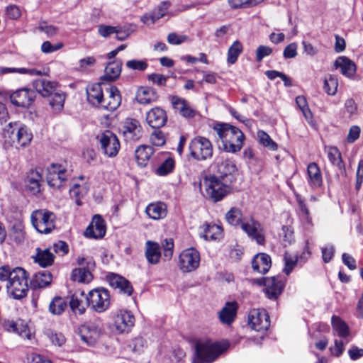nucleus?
Instances as JSON below:
<instances>
[{
	"label": "nucleus",
	"instance_id": "obj_9",
	"mask_svg": "<svg viewBox=\"0 0 363 363\" xmlns=\"http://www.w3.org/2000/svg\"><path fill=\"white\" fill-rule=\"evenodd\" d=\"M86 304L97 313L104 312L110 306V295L107 289H95L86 297Z\"/></svg>",
	"mask_w": 363,
	"mask_h": 363
},
{
	"label": "nucleus",
	"instance_id": "obj_44",
	"mask_svg": "<svg viewBox=\"0 0 363 363\" xmlns=\"http://www.w3.org/2000/svg\"><path fill=\"white\" fill-rule=\"evenodd\" d=\"M67 307V303L60 296H55L52 298L49 305V311L52 315H59L62 314Z\"/></svg>",
	"mask_w": 363,
	"mask_h": 363
},
{
	"label": "nucleus",
	"instance_id": "obj_50",
	"mask_svg": "<svg viewBox=\"0 0 363 363\" xmlns=\"http://www.w3.org/2000/svg\"><path fill=\"white\" fill-rule=\"evenodd\" d=\"M337 86L338 82L336 77L329 75L325 79L323 89L328 95H335L337 91Z\"/></svg>",
	"mask_w": 363,
	"mask_h": 363
},
{
	"label": "nucleus",
	"instance_id": "obj_41",
	"mask_svg": "<svg viewBox=\"0 0 363 363\" xmlns=\"http://www.w3.org/2000/svg\"><path fill=\"white\" fill-rule=\"evenodd\" d=\"M333 328L341 337H347L350 335V329L347 323L339 316L333 315L331 318Z\"/></svg>",
	"mask_w": 363,
	"mask_h": 363
},
{
	"label": "nucleus",
	"instance_id": "obj_40",
	"mask_svg": "<svg viewBox=\"0 0 363 363\" xmlns=\"http://www.w3.org/2000/svg\"><path fill=\"white\" fill-rule=\"evenodd\" d=\"M91 269L85 267L74 269L72 272L71 278L73 281L79 283H89L93 278Z\"/></svg>",
	"mask_w": 363,
	"mask_h": 363
},
{
	"label": "nucleus",
	"instance_id": "obj_14",
	"mask_svg": "<svg viewBox=\"0 0 363 363\" xmlns=\"http://www.w3.org/2000/svg\"><path fill=\"white\" fill-rule=\"evenodd\" d=\"M46 180L48 184L55 189H60L65 185L66 170L60 164H52L47 168Z\"/></svg>",
	"mask_w": 363,
	"mask_h": 363
},
{
	"label": "nucleus",
	"instance_id": "obj_45",
	"mask_svg": "<svg viewBox=\"0 0 363 363\" xmlns=\"http://www.w3.org/2000/svg\"><path fill=\"white\" fill-rule=\"evenodd\" d=\"M9 73H18L23 74L30 75H43V73L40 70L35 69H26V68H10V67H0V75L6 74Z\"/></svg>",
	"mask_w": 363,
	"mask_h": 363
},
{
	"label": "nucleus",
	"instance_id": "obj_55",
	"mask_svg": "<svg viewBox=\"0 0 363 363\" xmlns=\"http://www.w3.org/2000/svg\"><path fill=\"white\" fill-rule=\"evenodd\" d=\"M284 260L285 265L284 272L286 274L289 275L296 265L298 258L296 256H292L289 252H286L284 255Z\"/></svg>",
	"mask_w": 363,
	"mask_h": 363
},
{
	"label": "nucleus",
	"instance_id": "obj_16",
	"mask_svg": "<svg viewBox=\"0 0 363 363\" xmlns=\"http://www.w3.org/2000/svg\"><path fill=\"white\" fill-rule=\"evenodd\" d=\"M248 322L256 331L267 330L270 326L269 316L265 310H252L248 315Z\"/></svg>",
	"mask_w": 363,
	"mask_h": 363
},
{
	"label": "nucleus",
	"instance_id": "obj_24",
	"mask_svg": "<svg viewBox=\"0 0 363 363\" xmlns=\"http://www.w3.org/2000/svg\"><path fill=\"white\" fill-rule=\"evenodd\" d=\"M167 119V117L166 112L163 109L158 107L152 108L150 111L147 112L146 116V121L147 123L152 128L155 129H159L164 126Z\"/></svg>",
	"mask_w": 363,
	"mask_h": 363
},
{
	"label": "nucleus",
	"instance_id": "obj_35",
	"mask_svg": "<svg viewBox=\"0 0 363 363\" xmlns=\"http://www.w3.org/2000/svg\"><path fill=\"white\" fill-rule=\"evenodd\" d=\"M145 212L152 219H162L167 215L166 205L162 202L150 203L146 207Z\"/></svg>",
	"mask_w": 363,
	"mask_h": 363
},
{
	"label": "nucleus",
	"instance_id": "obj_11",
	"mask_svg": "<svg viewBox=\"0 0 363 363\" xmlns=\"http://www.w3.org/2000/svg\"><path fill=\"white\" fill-rule=\"evenodd\" d=\"M100 147L108 157H114L118 153L120 143L117 136L110 130H106L97 137Z\"/></svg>",
	"mask_w": 363,
	"mask_h": 363
},
{
	"label": "nucleus",
	"instance_id": "obj_42",
	"mask_svg": "<svg viewBox=\"0 0 363 363\" xmlns=\"http://www.w3.org/2000/svg\"><path fill=\"white\" fill-rule=\"evenodd\" d=\"M49 101V104L52 109L55 112L60 111L64 107V103L65 100V95L62 91H60L57 89L52 93Z\"/></svg>",
	"mask_w": 363,
	"mask_h": 363
},
{
	"label": "nucleus",
	"instance_id": "obj_56",
	"mask_svg": "<svg viewBox=\"0 0 363 363\" xmlns=\"http://www.w3.org/2000/svg\"><path fill=\"white\" fill-rule=\"evenodd\" d=\"M38 29L40 32L45 33L48 38L56 35L58 31L57 27L49 25L45 21H41L39 22Z\"/></svg>",
	"mask_w": 363,
	"mask_h": 363
},
{
	"label": "nucleus",
	"instance_id": "obj_38",
	"mask_svg": "<svg viewBox=\"0 0 363 363\" xmlns=\"http://www.w3.org/2000/svg\"><path fill=\"white\" fill-rule=\"evenodd\" d=\"M90 189L89 184L84 183L83 184H74L69 190L70 196L75 199L77 206L82 205L81 199L87 194Z\"/></svg>",
	"mask_w": 363,
	"mask_h": 363
},
{
	"label": "nucleus",
	"instance_id": "obj_33",
	"mask_svg": "<svg viewBox=\"0 0 363 363\" xmlns=\"http://www.w3.org/2000/svg\"><path fill=\"white\" fill-rule=\"evenodd\" d=\"M309 184L313 187H320L323 184L322 175L319 167L315 162H311L307 167Z\"/></svg>",
	"mask_w": 363,
	"mask_h": 363
},
{
	"label": "nucleus",
	"instance_id": "obj_32",
	"mask_svg": "<svg viewBox=\"0 0 363 363\" xmlns=\"http://www.w3.org/2000/svg\"><path fill=\"white\" fill-rule=\"evenodd\" d=\"M122 63L120 61H113L109 62L105 67V73L101 77V80L108 82L115 81L118 78L121 72Z\"/></svg>",
	"mask_w": 363,
	"mask_h": 363
},
{
	"label": "nucleus",
	"instance_id": "obj_10",
	"mask_svg": "<svg viewBox=\"0 0 363 363\" xmlns=\"http://www.w3.org/2000/svg\"><path fill=\"white\" fill-rule=\"evenodd\" d=\"M189 149L190 155L197 160H206L213 156L211 143L204 137H197L191 140Z\"/></svg>",
	"mask_w": 363,
	"mask_h": 363
},
{
	"label": "nucleus",
	"instance_id": "obj_23",
	"mask_svg": "<svg viewBox=\"0 0 363 363\" xmlns=\"http://www.w3.org/2000/svg\"><path fill=\"white\" fill-rule=\"evenodd\" d=\"M170 5L171 4L168 1L161 2L151 13L143 15L140 18L141 21L145 24L149 23L150 21L152 23H155L168 13Z\"/></svg>",
	"mask_w": 363,
	"mask_h": 363
},
{
	"label": "nucleus",
	"instance_id": "obj_49",
	"mask_svg": "<svg viewBox=\"0 0 363 363\" xmlns=\"http://www.w3.org/2000/svg\"><path fill=\"white\" fill-rule=\"evenodd\" d=\"M328 157L330 162L337 166L339 169H342L344 164L342 163L341 154L338 149L335 147H330L328 150Z\"/></svg>",
	"mask_w": 363,
	"mask_h": 363
},
{
	"label": "nucleus",
	"instance_id": "obj_61",
	"mask_svg": "<svg viewBox=\"0 0 363 363\" xmlns=\"http://www.w3.org/2000/svg\"><path fill=\"white\" fill-rule=\"evenodd\" d=\"M63 47L62 43H57L55 45H52L49 41H45L41 45V50L44 53H50L55 52Z\"/></svg>",
	"mask_w": 363,
	"mask_h": 363
},
{
	"label": "nucleus",
	"instance_id": "obj_28",
	"mask_svg": "<svg viewBox=\"0 0 363 363\" xmlns=\"http://www.w3.org/2000/svg\"><path fill=\"white\" fill-rule=\"evenodd\" d=\"M238 307V303L235 301L227 302L218 313L220 322L226 325L231 324L236 316Z\"/></svg>",
	"mask_w": 363,
	"mask_h": 363
},
{
	"label": "nucleus",
	"instance_id": "obj_57",
	"mask_svg": "<svg viewBox=\"0 0 363 363\" xmlns=\"http://www.w3.org/2000/svg\"><path fill=\"white\" fill-rule=\"evenodd\" d=\"M126 67L133 70L144 71L147 67L145 60H132L126 62Z\"/></svg>",
	"mask_w": 363,
	"mask_h": 363
},
{
	"label": "nucleus",
	"instance_id": "obj_48",
	"mask_svg": "<svg viewBox=\"0 0 363 363\" xmlns=\"http://www.w3.org/2000/svg\"><path fill=\"white\" fill-rule=\"evenodd\" d=\"M242 51V44L238 40L235 41L228 50V62L229 64H234L237 61L238 57Z\"/></svg>",
	"mask_w": 363,
	"mask_h": 363
},
{
	"label": "nucleus",
	"instance_id": "obj_58",
	"mask_svg": "<svg viewBox=\"0 0 363 363\" xmlns=\"http://www.w3.org/2000/svg\"><path fill=\"white\" fill-rule=\"evenodd\" d=\"M150 140L152 145L154 146L160 147L165 143L164 134L161 131H155L152 133Z\"/></svg>",
	"mask_w": 363,
	"mask_h": 363
},
{
	"label": "nucleus",
	"instance_id": "obj_22",
	"mask_svg": "<svg viewBox=\"0 0 363 363\" xmlns=\"http://www.w3.org/2000/svg\"><path fill=\"white\" fill-rule=\"evenodd\" d=\"M107 280L111 287L118 289L121 293L128 296H130L133 294V286L130 282L125 278L116 274H110L107 275Z\"/></svg>",
	"mask_w": 363,
	"mask_h": 363
},
{
	"label": "nucleus",
	"instance_id": "obj_8",
	"mask_svg": "<svg viewBox=\"0 0 363 363\" xmlns=\"http://www.w3.org/2000/svg\"><path fill=\"white\" fill-rule=\"evenodd\" d=\"M205 196L213 201H221L229 192L230 187L223 183L216 176L206 177L203 180Z\"/></svg>",
	"mask_w": 363,
	"mask_h": 363
},
{
	"label": "nucleus",
	"instance_id": "obj_1",
	"mask_svg": "<svg viewBox=\"0 0 363 363\" xmlns=\"http://www.w3.org/2000/svg\"><path fill=\"white\" fill-rule=\"evenodd\" d=\"M86 97L89 104L108 111H115L121 104V96L116 86L108 88V96L104 98L101 84L88 85L86 89Z\"/></svg>",
	"mask_w": 363,
	"mask_h": 363
},
{
	"label": "nucleus",
	"instance_id": "obj_64",
	"mask_svg": "<svg viewBox=\"0 0 363 363\" xmlns=\"http://www.w3.org/2000/svg\"><path fill=\"white\" fill-rule=\"evenodd\" d=\"M147 79L152 83L155 84L157 86H164L167 80V77L162 74L156 73L149 74L147 76Z\"/></svg>",
	"mask_w": 363,
	"mask_h": 363
},
{
	"label": "nucleus",
	"instance_id": "obj_39",
	"mask_svg": "<svg viewBox=\"0 0 363 363\" xmlns=\"http://www.w3.org/2000/svg\"><path fill=\"white\" fill-rule=\"evenodd\" d=\"M41 182V174L38 171H32L28 176L26 186L28 190L35 194L40 191Z\"/></svg>",
	"mask_w": 363,
	"mask_h": 363
},
{
	"label": "nucleus",
	"instance_id": "obj_54",
	"mask_svg": "<svg viewBox=\"0 0 363 363\" xmlns=\"http://www.w3.org/2000/svg\"><path fill=\"white\" fill-rule=\"evenodd\" d=\"M174 167V161L172 158L165 160L157 169L156 173L160 176H164L172 172Z\"/></svg>",
	"mask_w": 363,
	"mask_h": 363
},
{
	"label": "nucleus",
	"instance_id": "obj_29",
	"mask_svg": "<svg viewBox=\"0 0 363 363\" xmlns=\"http://www.w3.org/2000/svg\"><path fill=\"white\" fill-rule=\"evenodd\" d=\"M271 265V257L265 253L257 255L252 262L253 269L261 274H266L269 270Z\"/></svg>",
	"mask_w": 363,
	"mask_h": 363
},
{
	"label": "nucleus",
	"instance_id": "obj_18",
	"mask_svg": "<svg viewBox=\"0 0 363 363\" xmlns=\"http://www.w3.org/2000/svg\"><path fill=\"white\" fill-rule=\"evenodd\" d=\"M214 165L216 168L217 174L223 179L228 176L232 177L233 174L238 170L235 161L223 155H220L216 157Z\"/></svg>",
	"mask_w": 363,
	"mask_h": 363
},
{
	"label": "nucleus",
	"instance_id": "obj_2",
	"mask_svg": "<svg viewBox=\"0 0 363 363\" xmlns=\"http://www.w3.org/2000/svg\"><path fill=\"white\" fill-rule=\"evenodd\" d=\"M213 130L221 142L220 147L224 151L235 153L242 149L245 135L238 128L227 123H218L213 126Z\"/></svg>",
	"mask_w": 363,
	"mask_h": 363
},
{
	"label": "nucleus",
	"instance_id": "obj_25",
	"mask_svg": "<svg viewBox=\"0 0 363 363\" xmlns=\"http://www.w3.org/2000/svg\"><path fill=\"white\" fill-rule=\"evenodd\" d=\"M33 85L42 96L49 97L57 89L58 84L53 81L38 79L33 81Z\"/></svg>",
	"mask_w": 363,
	"mask_h": 363
},
{
	"label": "nucleus",
	"instance_id": "obj_12",
	"mask_svg": "<svg viewBox=\"0 0 363 363\" xmlns=\"http://www.w3.org/2000/svg\"><path fill=\"white\" fill-rule=\"evenodd\" d=\"M200 259V254L196 249H186L179 255V269L184 273L194 272L199 267Z\"/></svg>",
	"mask_w": 363,
	"mask_h": 363
},
{
	"label": "nucleus",
	"instance_id": "obj_7",
	"mask_svg": "<svg viewBox=\"0 0 363 363\" xmlns=\"http://www.w3.org/2000/svg\"><path fill=\"white\" fill-rule=\"evenodd\" d=\"M33 227L42 234H48L55 228L56 216L47 209L34 211L30 216Z\"/></svg>",
	"mask_w": 363,
	"mask_h": 363
},
{
	"label": "nucleus",
	"instance_id": "obj_17",
	"mask_svg": "<svg viewBox=\"0 0 363 363\" xmlns=\"http://www.w3.org/2000/svg\"><path fill=\"white\" fill-rule=\"evenodd\" d=\"M35 91L30 89H20L10 95L11 102L17 107L28 108L34 101Z\"/></svg>",
	"mask_w": 363,
	"mask_h": 363
},
{
	"label": "nucleus",
	"instance_id": "obj_46",
	"mask_svg": "<svg viewBox=\"0 0 363 363\" xmlns=\"http://www.w3.org/2000/svg\"><path fill=\"white\" fill-rule=\"evenodd\" d=\"M222 234V228L218 225H206L203 231V238L206 240L218 239Z\"/></svg>",
	"mask_w": 363,
	"mask_h": 363
},
{
	"label": "nucleus",
	"instance_id": "obj_3",
	"mask_svg": "<svg viewBox=\"0 0 363 363\" xmlns=\"http://www.w3.org/2000/svg\"><path fill=\"white\" fill-rule=\"evenodd\" d=\"M225 218L230 225H238L241 224V228L243 231H245L248 236L255 239L258 244L263 245L264 243L265 238L260 223L252 218L242 223V213L239 208H232L226 213Z\"/></svg>",
	"mask_w": 363,
	"mask_h": 363
},
{
	"label": "nucleus",
	"instance_id": "obj_30",
	"mask_svg": "<svg viewBox=\"0 0 363 363\" xmlns=\"http://www.w3.org/2000/svg\"><path fill=\"white\" fill-rule=\"evenodd\" d=\"M335 69L340 68L343 75L350 77L356 72V65L351 60L345 56L339 57L334 62Z\"/></svg>",
	"mask_w": 363,
	"mask_h": 363
},
{
	"label": "nucleus",
	"instance_id": "obj_19",
	"mask_svg": "<svg viewBox=\"0 0 363 363\" xmlns=\"http://www.w3.org/2000/svg\"><path fill=\"white\" fill-rule=\"evenodd\" d=\"M78 334L84 342L92 345L99 339L101 329L94 323H86L79 327Z\"/></svg>",
	"mask_w": 363,
	"mask_h": 363
},
{
	"label": "nucleus",
	"instance_id": "obj_26",
	"mask_svg": "<svg viewBox=\"0 0 363 363\" xmlns=\"http://www.w3.org/2000/svg\"><path fill=\"white\" fill-rule=\"evenodd\" d=\"M158 99V94L156 90L152 87L141 86L135 95L136 101L140 104H149L155 102Z\"/></svg>",
	"mask_w": 363,
	"mask_h": 363
},
{
	"label": "nucleus",
	"instance_id": "obj_51",
	"mask_svg": "<svg viewBox=\"0 0 363 363\" xmlns=\"http://www.w3.org/2000/svg\"><path fill=\"white\" fill-rule=\"evenodd\" d=\"M264 0H228V4L232 9L248 8L255 6Z\"/></svg>",
	"mask_w": 363,
	"mask_h": 363
},
{
	"label": "nucleus",
	"instance_id": "obj_59",
	"mask_svg": "<svg viewBox=\"0 0 363 363\" xmlns=\"http://www.w3.org/2000/svg\"><path fill=\"white\" fill-rule=\"evenodd\" d=\"M272 53V48L266 45H259L256 50V60L260 62L264 57Z\"/></svg>",
	"mask_w": 363,
	"mask_h": 363
},
{
	"label": "nucleus",
	"instance_id": "obj_47",
	"mask_svg": "<svg viewBox=\"0 0 363 363\" xmlns=\"http://www.w3.org/2000/svg\"><path fill=\"white\" fill-rule=\"evenodd\" d=\"M258 140L264 147L269 149L270 150H277V144L272 140L271 137L264 130H258L257 133Z\"/></svg>",
	"mask_w": 363,
	"mask_h": 363
},
{
	"label": "nucleus",
	"instance_id": "obj_4",
	"mask_svg": "<svg viewBox=\"0 0 363 363\" xmlns=\"http://www.w3.org/2000/svg\"><path fill=\"white\" fill-rule=\"evenodd\" d=\"M28 279L27 272L23 268L16 267L12 269L7 289L15 299L26 296L28 291Z\"/></svg>",
	"mask_w": 363,
	"mask_h": 363
},
{
	"label": "nucleus",
	"instance_id": "obj_27",
	"mask_svg": "<svg viewBox=\"0 0 363 363\" xmlns=\"http://www.w3.org/2000/svg\"><path fill=\"white\" fill-rule=\"evenodd\" d=\"M172 104L173 108L184 117L193 118L195 116L196 111L191 108L189 102L183 98L177 96H172Z\"/></svg>",
	"mask_w": 363,
	"mask_h": 363
},
{
	"label": "nucleus",
	"instance_id": "obj_21",
	"mask_svg": "<svg viewBox=\"0 0 363 363\" xmlns=\"http://www.w3.org/2000/svg\"><path fill=\"white\" fill-rule=\"evenodd\" d=\"M106 234L104 220L100 215H95L89 226L84 231V235L90 238H101Z\"/></svg>",
	"mask_w": 363,
	"mask_h": 363
},
{
	"label": "nucleus",
	"instance_id": "obj_15",
	"mask_svg": "<svg viewBox=\"0 0 363 363\" xmlns=\"http://www.w3.org/2000/svg\"><path fill=\"white\" fill-rule=\"evenodd\" d=\"M135 325V317L129 311H120L115 316L113 330L118 334L128 333Z\"/></svg>",
	"mask_w": 363,
	"mask_h": 363
},
{
	"label": "nucleus",
	"instance_id": "obj_6",
	"mask_svg": "<svg viewBox=\"0 0 363 363\" xmlns=\"http://www.w3.org/2000/svg\"><path fill=\"white\" fill-rule=\"evenodd\" d=\"M3 135L6 143L15 145L16 148L26 147L33 138L26 126L19 127L16 123H9V127L4 130Z\"/></svg>",
	"mask_w": 363,
	"mask_h": 363
},
{
	"label": "nucleus",
	"instance_id": "obj_62",
	"mask_svg": "<svg viewBox=\"0 0 363 363\" xmlns=\"http://www.w3.org/2000/svg\"><path fill=\"white\" fill-rule=\"evenodd\" d=\"M283 234V245L284 247L291 245L294 241V233L287 226L281 228Z\"/></svg>",
	"mask_w": 363,
	"mask_h": 363
},
{
	"label": "nucleus",
	"instance_id": "obj_36",
	"mask_svg": "<svg viewBox=\"0 0 363 363\" xmlns=\"http://www.w3.org/2000/svg\"><path fill=\"white\" fill-rule=\"evenodd\" d=\"M35 262L42 267L51 266L54 262L55 255L50 252L48 248L45 250L37 249V253L33 257Z\"/></svg>",
	"mask_w": 363,
	"mask_h": 363
},
{
	"label": "nucleus",
	"instance_id": "obj_34",
	"mask_svg": "<svg viewBox=\"0 0 363 363\" xmlns=\"http://www.w3.org/2000/svg\"><path fill=\"white\" fill-rule=\"evenodd\" d=\"M52 278V274L48 271H40L34 274L30 284L34 289L44 288L51 284Z\"/></svg>",
	"mask_w": 363,
	"mask_h": 363
},
{
	"label": "nucleus",
	"instance_id": "obj_20",
	"mask_svg": "<svg viewBox=\"0 0 363 363\" xmlns=\"http://www.w3.org/2000/svg\"><path fill=\"white\" fill-rule=\"evenodd\" d=\"M263 281L266 296L270 299L276 300L282 293L284 283L276 277H265Z\"/></svg>",
	"mask_w": 363,
	"mask_h": 363
},
{
	"label": "nucleus",
	"instance_id": "obj_63",
	"mask_svg": "<svg viewBox=\"0 0 363 363\" xmlns=\"http://www.w3.org/2000/svg\"><path fill=\"white\" fill-rule=\"evenodd\" d=\"M164 256L169 259L173 254L174 242L172 239H165L162 242Z\"/></svg>",
	"mask_w": 363,
	"mask_h": 363
},
{
	"label": "nucleus",
	"instance_id": "obj_60",
	"mask_svg": "<svg viewBox=\"0 0 363 363\" xmlns=\"http://www.w3.org/2000/svg\"><path fill=\"white\" fill-rule=\"evenodd\" d=\"M188 40V36L171 33L167 36V42L172 45H180Z\"/></svg>",
	"mask_w": 363,
	"mask_h": 363
},
{
	"label": "nucleus",
	"instance_id": "obj_53",
	"mask_svg": "<svg viewBox=\"0 0 363 363\" xmlns=\"http://www.w3.org/2000/svg\"><path fill=\"white\" fill-rule=\"evenodd\" d=\"M69 306L74 312H78L80 315L84 314L86 311V308L83 304L82 300L78 297L77 294L71 296Z\"/></svg>",
	"mask_w": 363,
	"mask_h": 363
},
{
	"label": "nucleus",
	"instance_id": "obj_13",
	"mask_svg": "<svg viewBox=\"0 0 363 363\" xmlns=\"http://www.w3.org/2000/svg\"><path fill=\"white\" fill-rule=\"evenodd\" d=\"M120 131L127 142L138 141L143 135V128L139 121L135 118H126L122 123Z\"/></svg>",
	"mask_w": 363,
	"mask_h": 363
},
{
	"label": "nucleus",
	"instance_id": "obj_37",
	"mask_svg": "<svg viewBox=\"0 0 363 363\" xmlns=\"http://www.w3.org/2000/svg\"><path fill=\"white\" fill-rule=\"evenodd\" d=\"M153 152V148L150 145H143L139 146L135 152V159L138 165L141 167L146 166Z\"/></svg>",
	"mask_w": 363,
	"mask_h": 363
},
{
	"label": "nucleus",
	"instance_id": "obj_52",
	"mask_svg": "<svg viewBox=\"0 0 363 363\" xmlns=\"http://www.w3.org/2000/svg\"><path fill=\"white\" fill-rule=\"evenodd\" d=\"M296 102L303 113L305 118L309 121L312 118V113L308 108L306 99L303 96H298L296 98Z\"/></svg>",
	"mask_w": 363,
	"mask_h": 363
},
{
	"label": "nucleus",
	"instance_id": "obj_43",
	"mask_svg": "<svg viewBox=\"0 0 363 363\" xmlns=\"http://www.w3.org/2000/svg\"><path fill=\"white\" fill-rule=\"evenodd\" d=\"M6 330L9 332H14L18 334L21 337L30 339L31 334L28 329V327L22 323H9L6 325Z\"/></svg>",
	"mask_w": 363,
	"mask_h": 363
},
{
	"label": "nucleus",
	"instance_id": "obj_31",
	"mask_svg": "<svg viewBox=\"0 0 363 363\" xmlns=\"http://www.w3.org/2000/svg\"><path fill=\"white\" fill-rule=\"evenodd\" d=\"M145 257L147 262L152 264L159 263L161 257L160 247L157 242L150 240L146 242Z\"/></svg>",
	"mask_w": 363,
	"mask_h": 363
},
{
	"label": "nucleus",
	"instance_id": "obj_5",
	"mask_svg": "<svg viewBox=\"0 0 363 363\" xmlns=\"http://www.w3.org/2000/svg\"><path fill=\"white\" fill-rule=\"evenodd\" d=\"M195 349V357L193 359V363H212L224 350L220 343H213L210 341L198 342Z\"/></svg>",
	"mask_w": 363,
	"mask_h": 363
}]
</instances>
